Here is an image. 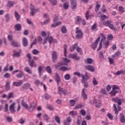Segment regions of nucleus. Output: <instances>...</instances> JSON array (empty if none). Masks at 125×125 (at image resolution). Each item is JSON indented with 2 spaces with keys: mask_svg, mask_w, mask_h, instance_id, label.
I'll list each match as a JSON object with an SVG mask.
<instances>
[{
  "mask_svg": "<svg viewBox=\"0 0 125 125\" xmlns=\"http://www.w3.org/2000/svg\"><path fill=\"white\" fill-rule=\"evenodd\" d=\"M124 99H121L118 97H115L112 98V101L113 102H115V103H117L118 106V108H117V106L116 105V104H113V110L115 112V114H116V116H118V114H119V112L120 111H122V107H121L120 106L123 104V101Z\"/></svg>",
  "mask_w": 125,
  "mask_h": 125,
  "instance_id": "1",
  "label": "nucleus"
},
{
  "mask_svg": "<svg viewBox=\"0 0 125 125\" xmlns=\"http://www.w3.org/2000/svg\"><path fill=\"white\" fill-rule=\"evenodd\" d=\"M120 90V87H119L118 85H113L112 86V89L111 91L109 92V94L111 95V96H112V97L116 96V94H117V93H118Z\"/></svg>",
  "mask_w": 125,
  "mask_h": 125,
  "instance_id": "2",
  "label": "nucleus"
},
{
  "mask_svg": "<svg viewBox=\"0 0 125 125\" xmlns=\"http://www.w3.org/2000/svg\"><path fill=\"white\" fill-rule=\"evenodd\" d=\"M76 24H77V25H81V24H82L83 26H85V25H86V23L85 22L84 19H82L80 17H77Z\"/></svg>",
  "mask_w": 125,
  "mask_h": 125,
  "instance_id": "3",
  "label": "nucleus"
},
{
  "mask_svg": "<svg viewBox=\"0 0 125 125\" xmlns=\"http://www.w3.org/2000/svg\"><path fill=\"white\" fill-rule=\"evenodd\" d=\"M76 31L75 32V34H76V39H82L83 35V32H82V30L79 28V27H76Z\"/></svg>",
  "mask_w": 125,
  "mask_h": 125,
  "instance_id": "4",
  "label": "nucleus"
},
{
  "mask_svg": "<svg viewBox=\"0 0 125 125\" xmlns=\"http://www.w3.org/2000/svg\"><path fill=\"white\" fill-rule=\"evenodd\" d=\"M30 10H31L30 12V15L31 16H34V15H35L37 12L40 11V9H36L35 6L33 5L32 4H31Z\"/></svg>",
  "mask_w": 125,
  "mask_h": 125,
  "instance_id": "5",
  "label": "nucleus"
},
{
  "mask_svg": "<svg viewBox=\"0 0 125 125\" xmlns=\"http://www.w3.org/2000/svg\"><path fill=\"white\" fill-rule=\"evenodd\" d=\"M15 105H16V103H13L9 106V111L11 114H15L16 112V110H15Z\"/></svg>",
  "mask_w": 125,
  "mask_h": 125,
  "instance_id": "6",
  "label": "nucleus"
},
{
  "mask_svg": "<svg viewBox=\"0 0 125 125\" xmlns=\"http://www.w3.org/2000/svg\"><path fill=\"white\" fill-rule=\"evenodd\" d=\"M81 77L82 78V83H85V82H86V81H87L89 79V76L88 75V73L86 72H85L84 75H83Z\"/></svg>",
  "mask_w": 125,
  "mask_h": 125,
  "instance_id": "7",
  "label": "nucleus"
},
{
  "mask_svg": "<svg viewBox=\"0 0 125 125\" xmlns=\"http://www.w3.org/2000/svg\"><path fill=\"white\" fill-rule=\"evenodd\" d=\"M90 104H95L96 108H100L101 106V101L99 100H96L95 99L94 100V102H90Z\"/></svg>",
  "mask_w": 125,
  "mask_h": 125,
  "instance_id": "8",
  "label": "nucleus"
},
{
  "mask_svg": "<svg viewBox=\"0 0 125 125\" xmlns=\"http://www.w3.org/2000/svg\"><path fill=\"white\" fill-rule=\"evenodd\" d=\"M99 41H100V36H99V38L97 39L94 43H93L91 44V48H92V49H93L94 50H95V49H96V48L97 47V45L98 44V42H99Z\"/></svg>",
  "mask_w": 125,
  "mask_h": 125,
  "instance_id": "9",
  "label": "nucleus"
},
{
  "mask_svg": "<svg viewBox=\"0 0 125 125\" xmlns=\"http://www.w3.org/2000/svg\"><path fill=\"white\" fill-rule=\"evenodd\" d=\"M69 58H72L74 60H76L77 61L80 60V57L78 56V54H70L69 56Z\"/></svg>",
  "mask_w": 125,
  "mask_h": 125,
  "instance_id": "10",
  "label": "nucleus"
},
{
  "mask_svg": "<svg viewBox=\"0 0 125 125\" xmlns=\"http://www.w3.org/2000/svg\"><path fill=\"white\" fill-rule=\"evenodd\" d=\"M84 68L88 71H90V72H94V71H95L94 66L90 65H85Z\"/></svg>",
  "mask_w": 125,
  "mask_h": 125,
  "instance_id": "11",
  "label": "nucleus"
},
{
  "mask_svg": "<svg viewBox=\"0 0 125 125\" xmlns=\"http://www.w3.org/2000/svg\"><path fill=\"white\" fill-rule=\"evenodd\" d=\"M52 61L54 63H55L57 61V53L53 51L52 54Z\"/></svg>",
  "mask_w": 125,
  "mask_h": 125,
  "instance_id": "12",
  "label": "nucleus"
},
{
  "mask_svg": "<svg viewBox=\"0 0 125 125\" xmlns=\"http://www.w3.org/2000/svg\"><path fill=\"white\" fill-rule=\"evenodd\" d=\"M70 3L71 4V7L73 10H75L77 7V0H70Z\"/></svg>",
  "mask_w": 125,
  "mask_h": 125,
  "instance_id": "13",
  "label": "nucleus"
},
{
  "mask_svg": "<svg viewBox=\"0 0 125 125\" xmlns=\"http://www.w3.org/2000/svg\"><path fill=\"white\" fill-rule=\"evenodd\" d=\"M35 108H36V104L33 102L30 104V107H28L29 112H33L35 110Z\"/></svg>",
  "mask_w": 125,
  "mask_h": 125,
  "instance_id": "14",
  "label": "nucleus"
},
{
  "mask_svg": "<svg viewBox=\"0 0 125 125\" xmlns=\"http://www.w3.org/2000/svg\"><path fill=\"white\" fill-rule=\"evenodd\" d=\"M72 122V118L71 117H68L66 118V120H64L63 121V125H70V123Z\"/></svg>",
  "mask_w": 125,
  "mask_h": 125,
  "instance_id": "15",
  "label": "nucleus"
},
{
  "mask_svg": "<svg viewBox=\"0 0 125 125\" xmlns=\"http://www.w3.org/2000/svg\"><path fill=\"white\" fill-rule=\"evenodd\" d=\"M22 84H23V81L20 80L18 82H13V85L14 86L18 87V86H21V85H22Z\"/></svg>",
  "mask_w": 125,
  "mask_h": 125,
  "instance_id": "16",
  "label": "nucleus"
},
{
  "mask_svg": "<svg viewBox=\"0 0 125 125\" xmlns=\"http://www.w3.org/2000/svg\"><path fill=\"white\" fill-rule=\"evenodd\" d=\"M82 97L83 100H85V99H87V95L85 93V89H83L82 91Z\"/></svg>",
  "mask_w": 125,
  "mask_h": 125,
  "instance_id": "17",
  "label": "nucleus"
},
{
  "mask_svg": "<svg viewBox=\"0 0 125 125\" xmlns=\"http://www.w3.org/2000/svg\"><path fill=\"white\" fill-rule=\"evenodd\" d=\"M120 120L121 123L122 124H125V117L124 113H120Z\"/></svg>",
  "mask_w": 125,
  "mask_h": 125,
  "instance_id": "18",
  "label": "nucleus"
},
{
  "mask_svg": "<svg viewBox=\"0 0 125 125\" xmlns=\"http://www.w3.org/2000/svg\"><path fill=\"white\" fill-rule=\"evenodd\" d=\"M47 38H48V41L50 44H51V43L52 42H57V40H54L53 37H52L47 36Z\"/></svg>",
  "mask_w": 125,
  "mask_h": 125,
  "instance_id": "19",
  "label": "nucleus"
},
{
  "mask_svg": "<svg viewBox=\"0 0 125 125\" xmlns=\"http://www.w3.org/2000/svg\"><path fill=\"white\" fill-rule=\"evenodd\" d=\"M61 66H68V64L65 62H58V64L55 65L56 68H59V67H61Z\"/></svg>",
  "mask_w": 125,
  "mask_h": 125,
  "instance_id": "20",
  "label": "nucleus"
},
{
  "mask_svg": "<svg viewBox=\"0 0 125 125\" xmlns=\"http://www.w3.org/2000/svg\"><path fill=\"white\" fill-rule=\"evenodd\" d=\"M31 87V84L29 83H25L22 86V88L23 89H29Z\"/></svg>",
  "mask_w": 125,
  "mask_h": 125,
  "instance_id": "21",
  "label": "nucleus"
},
{
  "mask_svg": "<svg viewBox=\"0 0 125 125\" xmlns=\"http://www.w3.org/2000/svg\"><path fill=\"white\" fill-rule=\"evenodd\" d=\"M21 105L25 109H29V106L28 105V104L27 103L25 102V100L23 99L21 100Z\"/></svg>",
  "mask_w": 125,
  "mask_h": 125,
  "instance_id": "22",
  "label": "nucleus"
},
{
  "mask_svg": "<svg viewBox=\"0 0 125 125\" xmlns=\"http://www.w3.org/2000/svg\"><path fill=\"white\" fill-rule=\"evenodd\" d=\"M55 80L57 82V85H59V83H60V82H61V79L59 77V75L57 73L55 76Z\"/></svg>",
  "mask_w": 125,
  "mask_h": 125,
  "instance_id": "23",
  "label": "nucleus"
},
{
  "mask_svg": "<svg viewBox=\"0 0 125 125\" xmlns=\"http://www.w3.org/2000/svg\"><path fill=\"white\" fill-rule=\"evenodd\" d=\"M110 24H112V21L111 20H107L103 22V25L105 26V27L109 26Z\"/></svg>",
  "mask_w": 125,
  "mask_h": 125,
  "instance_id": "24",
  "label": "nucleus"
},
{
  "mask_svg": "<svg viewBox=\"0 0 125 125\" xmlns=\"http://www.w3.org/2000/svg\"><path fill=\"white\" fill-rule=\"evenodd\" d=\"M21 25L20 23L17 24L14 27L15 30L16 31H17L18 32H19V31H21Z\"/></svg>",
  "mask_w": 125,
  "mask_h": 125,
  "instance_id": "25",
  "label": "nucleus"
},
{
  "mask_svg": "<svg viewBox=\"0 0 125 125\" xmlns=\"http://www.w3.org/2000/svg\"><path fill=\"white\" fill-rule=\"evenodd\" d=\"M71 67L68 68L66 66H62L59 69V70L60 71H62L63 72H65V71H69V70H71Z\"/></svg>",
  "mask_w": 125,
  "mask_h": 125,
  "instance_id": "26",
  "label": "nucleus"
},
{
  "mask_svg": "<svg viewBox=\"0 0 125 125\" xmlns=\"http://www.w3.org/2000/svg\"><path fill=\"white\" fill-rule=\"evenodd\" d=\"M84 62L86 64H92L93 63V60L90 58H88L84 61Z\"/></svg>",
  "mask_w": 125,
  "mask_h": 125,
  "instance_id": "27",
  "label": "nucleus"
},
{
  "mask_svg": "<svg viewBox=\"0 0 125 125\" xmlns=\"http://www.w3.org/2000/svg\"><path fill=\"white\" fill-rule=\"evenodd\" d=\"M103 43L104 48H108L109 44V42L108 41H103Z\"/></svg>",
  "mask_w": 125,
  "mask_h": 125,
  "instance_id": "28",
  "label": "nucleus"
},
{
  "mask_svg": "<svg viewBox=\"0 0 125 125\" xmlns=\"http://www.w3.org/2000/svg\"><path fill=\"white\" fill-rule=\"evenodd\" d=\"M11 44L13 46H14V47H19V46H20V44L17 43V42H16L14 41H12L11 42Z\"/></svg>",
  "mask_w": 125,
  "mask_h": 125,
  "instance_id": "29",
  "label": "nucleus"
},
{
  "mask_svg": "<svg viewBox=\"0 0 125 125\" xmlns=\"http://www.w3.org/2000/svg\"><path fill=\"white\" fill-rule=\"evenodd\" d=\"M13 57H14V58L15 57H20V53L17 52L16 50H14L13 51Z\"/></svg>",
  "mask_w": 125,
  "mask_h": 125,
  "instance_id": "30",
  "label": "nucleus"
},
{
  "mask_svg": "<svg viewBox=\"0 0 125 125\" xmlns=\"http://www.w3.org/2000/svg\"><path fill=\"white\" fill-rule=\"evenodd\" d=\"M62 24L61 21H58L56 23H53L51 24V28H56L58 26H60Z\"/></svg>",
  "mask_w": 125,
  "mask_h": 125,
  "instance_id": "31",
  "label": "nucleus"
},
{
  "mask_svg": "<svg viewBox=\"0 0 125 125\" xmlns=\"http://www.w3.org/2000/svg\"><path fill=\"white\" fill-rule=\"evenodd\" d=\"M77 47H78V43H75L70 47L69 51H70V52L74 51L75 50V49L77 48Z\"/></svg>",
  "mask_w": 125,
  "mask_h": 125,
  "instance_id": "32",
  "label": "nucleus"
},
{
  "mask_svg": "<svg viewBox=\"0 0 125 125\" xmlns=\"http://www.w3.org/2000/svg\"><path fill=\"white\" fill-rule=\"evenodd\" d=\"M125 73V71L121 69L120 71H117L116 73H114V75H116V76H120V75H121V74H124Z\"/></svg>",
  "mask_w": 125,
  "mask_h": 125,
  "instance_id": "33",
  "label": "nucleus"
},
{
  "mask_svg": "<svg viewBox=\"0 0 125 125\" xmlns=\"http://www.w3.org/2000/svg\"><path fill=\"white\" fill-rule=\"evenodd\" d=\"M69 115H70V116H71L72 118H75V117H76L78 115V112L75 111H71L69 112Z\"/></svg>",
  "mask_w": 125,
  "mask_h": 125,
  "instance_id": "34",
  "label": "nucleus"
},
{
  "mask_svg": "<svg viewBox=\"0 0 125 125\" xmlns=\"http://www.w3.org/2000/svg\"><path fill=\"white\" fill-rule=\"evenodd\" d=\"M22 44L23 46H27L28 45V40H27V38H23L22 39Z\"/></svg>",
  "mask_w": 125,
  "mask_h": 125,
  "instance_id": "35",
  "label": "nucleus"
},
{
  "mask_svg": "<svg viewBox=\"0 0 125 125\" xmlns=\"http://www.w3.org/2000/svg\"><path fill=\"white\" fill-rule=\"evenodd\" d=\"M5 88L6 90H9L10 89V82L7 81L6 83V84L5 85Z\"/></svg>",
  "mask_w": 125,
  "mask_h": 125,
  "instance_id": "36",
  "label": "nucleus"
},
{
  "mask_svg": "<svg viewBox=\"0 0 125 125\" xmlns=\"http://www.w3.org/2000/svg\"><path fill=\"white\" fill-rule=\"evenodd\" d=\"M43 83V82H41V81H40L39 80H36L34 82V84H35V85H36L37 86H39V85H40V84H41V85H42Z\"/></svg>",
  "mask_w": 125,
  "mask_h": 125,
  "instance_id": "37",
  "label": "nucleus"
},
{
  "mask_svg": "<svg viewBox=\"0 0 125 125\" xmlns=\"http://www.w3.org/2000/svg\"><path fill=\"white\" fill-rule=\"evenodd\" d=\"M100 36L102 38L100 42H103L105 40H106V35H104V33H101Z\"/></svg>",
  "mask_w": 125,
  "mask_h": 125,
  "instance_id": "38",
  "label": "nucleus"
},
{
  "mask_svg": "<svg viewBox=\"0 0 125 125\" xmlns=\"http://www.w3.org/2000/svg\"><path fill=\"white\" fill-rule=\"evenodd\" d=\"M15 16L17 21H19V20H20V15H19L18 12H17L16 11L15 12Z\"/></svg>",
  "mask_w": 125,
  "mask_h": 125,
  "instance_id": "39",
  "label": "nucleus"
},
{
  "mask_svg": "<svg viewBox=\"0 0 125 125\" xmlns=\"http://www.w3.org/2000/svg\"><path fill=\"white\" fill-rule=\"evenodd\" d=\"M28 62L29 63V66H30V67H33L36 66V63H35V62H34V60L32 61V60H31L30 61H28Z\"/></svg>",
  "mask_w": 125,
  "mask_h": 125,
  "instance_id": "40",
  "label": "nucleus"
},
{
  "mask_svg": "<svg viewBox=\"0 0 125 125\" xmlns=\"http://www.w3.org/2000/svg\"><path fill=\"white\" fill-rule=\"evenodd\" d=\"M42 66H40L38 67V72H39L40 78H41V77H42Z\"/></svg>",
  "mask_w": 125,
  "mask_h": 125,
  "instance_id": "41",
  "label": "nucleus"
},
{
  "mask_svg": "<svg viewBox=\"0 0 125 125\" xmlns=\"http://www.w3.org/2000/svg\"><path fill=\"white\" fill-rule=\"evenodd\" d=\"M69 103L71 107H74L76 104V101L74 100H71L69 101Z\"/></svg>",
  "mask_w": 125,
  "mask_h": 125,
  "instance_id": "42",
  "label": "nucleus"
},
{
  "mask_svg": "<svg viewBox=\"0 0 125 125\" xmlns=\"http://www.w3.org/2000/svg\"><path fill=\"white\" fill-rule=\"evenodd\" d=\"M61 31L62 34H66L67 33V28L65 26L62 27Z\"/></svg>",
  "mask_w": 125,
  "mask_h": 125,
  "instance_id": "43",
  "label": "nucleus"
},
{
  "mask_svg": "<svg viewBox=\"0 0 125 125\" xmlns=\"http://www.w3.org/2000/svg\"><path fill=\"white\" fill-rule=\"evenodd\" d=\"M50 3L52 4V5H56L57 4V0H48Z\"/></svg>",
  "mask_w": 125,
  "mask_h": 125,
  "instance_id": "44",
  "label": "nucleus"
},
{
  "mask_svg": "<svg viewBox=\"0 0 125 125\" xmlns=\"http://www.w3.org/2000/svg\"><path fill=\"white\" fill-rule=\"evenodd\" d=\"M20 73H19L16 75L17 78H18V79H21V78H22L23 77V75H24L23 72L21 71H20Z\"/></svg>",
  "mask_w": 125,
  "mask_h": 125,
  "instance_id": "45",
  "label": "nucleus"
},
{
  "mask_svg": "<svg viewBox=\"0 0 125 125\" xmlns=\"http://www.w3.org/2000/svg\"><path fill=\"white\" fill-rule=\"evenodd\" d=\"M24 71H25L26 73H28V74H32V70H31L29 67H25L24 68Z\"/></svg>",
  "mask_w": 125,
  "mask_h": 125,
  "instance_id": "46",
  "label": "nucleus"
},
{
  "mask_svg": "<svg viewBox=\"0 0 125 125\" xmlns=\"http://www.w3.org/2000/svg\"><path fill=\"white\" fill-rule=\"evenodd\" d=\"M108 27L111 30H113V31H117V28L115 27V26L112 23H110Z\"/></svg>",
  "mask_w": 125,
  "mask_h": 125,
  "instance_id": "47",
  "label": "nucleus"
},
{
  "mask_svg": "<svg viewBox=\"0 0 125 125\" xmlns=\"http://www.w3.org/2000/svg\"><path fill=\"white\" fill-rule=\"evenodd\" d=\"M77 48V52H80L81 55H83V51L82 50V48L79 46V45H77V47H76Z\"/></svg>",
  "mask_w": 125,
  "mask_h": 125,
  "instance_id": "48",
  "label": "nucleus"
},
{
  "mask_svg": "<svg viewBox=\"0 0 125 125\" xmlns=\"http://www.w3.org/2000/svg\"><path fill=\"white\" fill-rule=\"evenodd\" d=\"M67 44H65L64 45L63 48H64V56L65 57H67Z\"/></svg>",
  "mask_w": 125,
  "mask_h": 125,
  "instance_id": "49",
  "label": "nucleus"
},
{
  "mask_svg": "<svg viewBox=\"0 0 125 125\" xmlns=\"http://www.w3.org/2000/svg\"><path fill=\"white\" fill-rule=\"evenodd\" d=\"M43 118L44 121H46V122L48 123L49 122V120H50V118H49V117H48V116H47V115L44 114L43 116Z\"/></svg>",
  "mask_w": 125,
  "mask_h": 125,
  "instance_id": "50",
  "label": "nucleus"
},
{
  "mask_svg": "<svg viewBox=\"0 0 125 125\" xmlns=\"http://www.w3.org/2000/svg\"><path fill=\"white\" fill-rule=\"evenodd\" d=\"M15 4V3L13 1H9L7 5L8 7H12V6H13V5H14Z\"/></svg>",
  "mask_w": 125,
  "mask_h": 125,
  "instance_id": "51",
  "label": "nucleus"
},
{
  "mask_svg": "<svg viewBox=\"0 0 125 125\" xmlns=\"http://www.w3.org/2000/svg\"><path fill=\"white\" fill-rule=\"evenodd\" d=\"M64 78L65 81H69L71 79V76L69 74H66L64 75Z\"/></svg>",
  "mask_w": 125,
  "mask_h": 125,
  "instance_id": "52",
  "label": "nucleus"
},
{
  "mask_svg": "<svg viewBox=\"0 0 125 125\" xmlns=\"http://www.w3.org/2000/svg\"><path fill=\"white\" fill-rule=\"evenodd\" d=\"M99 8H100V4H98V2L97 1L96 4L95 11H96V12H97Z\"/></svg>",
  "mask_w": 125,
  "mask_h": 125,
  "instance_id": "53",
  "label": "nucleus"
},
{
  "mask_svg": "<svg viewBox=\"0 0 125 125\" xmlns=\"http://www.w3.org/2000/svg\"><path fill=\"white\" fill-rule=\"evenodd\" d=\"M63 7L64 9H68V8H69V2L64 3Z\"/></svg>",
  "mask_w": 125,
  "mask_h": 125,
  "instance_id": "54",
  "label": "nucleus"
},
{
  "mask_svg": "<svg viewBox=\"0 0 125 125\" xmlns=\"http://www.w3.org/2000/svg\"><path fill=\"white\" fill-rule=\"evenodd\" d=\"M46 71H47V73L48 74H51L52 71H51V67L50 66H48L46 67Z\"/></svg>",
  "mask_w": 125,
  "mask_h": 125,
  "instance_id": "55",
  "label": "nucleus"
},
{
  "mask_svg": "<svg viewBox=\"0 0 125 125\" xmlns=\"http://www.w3.org/2000/svg\"><path fill=\"white\" fill-rule=\"evenodd\" d=\"M63 88L59 86L58 87V93L59 94H60L61 95V94H62V93H63Z\"/></svg>",
  "mask_w": 125,
  "mask_h": 125,
  "instance_id": "56",
  "label": "nucleus"
},
{
  "mask_svg": "<svg viewBox=\"0 0 125 125\" xmlns=\"http://www.w3.org/2000/svg\"><path fill=\"white\" fill-rule=\"evenodd\" d=\"M32 53L33 54H34V55H38V54H39V53H40V51L36 49H34L32 51Z\"/></svg>",
  "mask_w": 125,
  "mask_h": 125,
  "instance_id": "57",
  "label": "nucleus"
},
{
  "mask_svg": "<svg viewBox=\"0 0 125 125\" xmlns=\"http://www.w3.org/2000/svg\"><path fill=\"white\" fill-rule=\"evenodd\" d=\"M11 77V76L9 73H7L4 75V78H5V79H10Z\"/></svg>",
  "mask_w": 125,
  "mask_h": 125,
  "instance_id": "58",
  "label": "nucleus"
},
{
  "mask_svg": "<svg viewBox=\"0 0 125 125\" xmlns=\"http://www.w3.org/2000/svg\"><path fill=\"white\" fill-rule=\"evenodd\" d=\"M83 105L82 104H78L75 106V109L77 110L78 109H81V108H83Z\"/></svg>",
  "mask_w": 125,
  "mask_h": 125,
  "instance_id": "59",
  "label": "nucleus"
},
{
  "mask_svg": "<svg viewBox=\"0 0 125 125\" xmlns=\"http://www.w3.org/2000/svg\"><path fill=\"white\" fill-rule=\"evenodd\" d=\"M91 16L89 15V11H87L85 13V17L87 20H88L89 18H90Z\"/></svg>",
  "mask_w": 125,
  "mask_h": 125,
  "instance_id": "60",
  "label": "nucleus"
},
{
  "mask_svg": "<svg viewBox=\"0 0 125 125\" xmlns=\"http://www.w3.org/2000/svg\"><path fill=\"white\" fill-rule=\"evenodd\" d=\"M7 99H10V98H13V93H9L8 95L7 96Z\"/></svg>",
  "mask_w": 125,
  "mask_h": 125,
  "instance_id": "61",
  "label": "nucleus"
},
{
  "mask_svg": "<svg viewBox=\"0 0 125 125\" xmlns=\"http://www.w3.org/2000/svg\"><path fill=\"white\" fill-rule=\"evenodd\" d=\"M108 60L109 61V62L110 63V64H114V59H113L111 57H108Z\"/></svg>",
  "mask_w": 125,
  "mask_h": 125,
  "instance_id": "62",
  "label": "nucleus"
},
{
  "mask_svg": "<svg viewBox=\"0 0 125 125\" xmlns=\"http://www.w3.org/2000/svg\"><path fill=\"white\" fill-rule=\"evenodd\" d=\"M92 31H96V28H97V25L96 23H94L92 26Z\"/></svg>",
  "mask_w": 125,
  "mask_h": 125,
  "instance_id": "63",
  "label": "nucleus"
},
{
  "mask_svg": "<svg viewBox=\"0 0 125 125\" xmlns=\"http://www.w3.org/2000/svg\"><path fill=\"white\" fill-rule=\"evenodd\" d=\"M55 119L57 123H58V124H60V118H59V117L56 116Z\"/></svg>",
  "mask_w": 125,
  "mask_h": 125,
  "instance_id": "64",
  "label": "nucleus"
}]
</instances>
